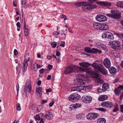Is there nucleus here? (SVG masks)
Returning <instances> with one entry per match:
<instances>
[{"label":"nucleus","mask_w":123,"mask_h":123,"mask_svg":"<svg viewBox=\"0 0 123 123\" xmlns=\"http://www.w3.org/2000/svg\"><path fill=\"white\" fill-rule=\"evenodd\" d=\"M79 64L83 67H78L79 68V69H78V73L81 72H85L89 74L91 73L92 71L91 68H88L89 66H90L91 64L87 62H82L79 63Z\"/></svg>","instance_id":"obj_1"},{"label":"nucleus","mask_w":123,"mask_h":123,"mask_svg":"<svg viewBox=\"0 0 123 123\" xmlns=\"http://www.w3.org/2000/svg\"><path fill=\"white\" fill-rule=\"evenodd\" d=\"M78 66L74 65H72L71 67H67L65 69L64 73L66 74H70L73 72L78 73Z\"/></svg>","instance_id":"obj_2"},{"label":"nucleus","mask_w":123,"mask_h":123,"mask_svg":"<svg viewBox=\"0 0 123 123\" xmlns=\"http://www.w3.org/2000/svg\"><path fill=\"white\" fill-rule=\"evenodd\" d=\"M78 78H77V81L80 83V84H84L86 81L90 80L89 77L85 75H82L80 74L78 75Z\"/></svg>","instance_id":"obj_3"},{"label":"nucleus","mask_w":123,"mask_h":123,"mask_svg":"<svg viewBox=\"0 0 123 123\" xmlns=\"http://www.w3.org/2000/svg\"><path fill=\"white\" fill-rule=\"evenodd\" d=\"M24 91L26 94L31 93L32 91L31 82L29 80H26L25 83Z\"/></svg>","instance_id":"obj_4"},{"label":"nucleus","mask_w":123,"mask_h":123,"mask_svg":"<svg viewBox=\"0 0 123 123\" xmlns=\"http://www.w3.org/2000/svg\"><path fill=\"white\" fill-rule=\"evenodd\" d=\"M80 98V96L77 93H73L69 96L68 99L71 101L75 102L79 100Z\"/></svg>","instance_id":"obj_5"},{"label":"nucleus","mask_w":123,"mask_h":123,"mask_svg":"<svg viewBox=\"0 0 123 123\" xmlns=\"http://www.w3.org/2000/svg\"><path fill=\"white\" fill-rule=\"evenodd\" d=\"M95 45L98 48L104 50L105 52L107 51V47L105 45L100 42H95Z\"/></svg>","instance_id":"obj_6"},{"label":"nucleus","mask_w":123,"mask_h":123,"mask_svg":"<svg viewBox=\"0 0 123 123\" xmlns=\"http://www.w3.org/2000/svg\"><path fill=\"white\" fill-rule=\"evenodd\" d=\"M85 87L83 86H77L73 87L71 89V91H75L77 92H80L82 91H85L86 90Z\"/></svg>","instance_id":"obj_7"},{"label":"nucleus","mask_w":123,"mask_h":123,"mask_svg":"<svg viewBox=\"0 0 123 123\" xmlns=\"http://www.w3.org/2000/svg\"><path fill=\"white\" fill-rule=\"evenodd\" d=\"M108 44L111 45V47L113 49H116L117 47H119L120 46V42L117 41H113L109 42Z\"/></svg>","instance_id":"obj_8"},{"label":"nucleus","mask_w":123,"mask_h":123,"mask_svg":"<svg viewBox=\"0 0 123 123\" xmlns=\"http://www.w3.org/2000/svg\"><path fill=\"white\" fill-rule=\"evenodd\" d=\"M98 114L95 113H89L86 116L87 119L89 120H94L97 117Z\"/></svg>","instance_id":"obj_9"},{"label":"nucleus","mask_w":123,"mask_h":123,"mask_svg":"<svg viewBox=\"0 0 123 123\" xmlns=\"http://www.w3.org/2000/svg\"><path fill=\"white\" fill-rule=\"evenodd\" d=\"M101 106L105 107L111 108L113 106V104L111 101H104L101 104Z\"/></svg>","instance_id":"obj_10"},{"label":"nucleus","mask_w":123,"mask_h":123,"mask_svg":"<svg viewBox=\"0 0 123 123\" xmlns=\"http://www.w3.org/2000/svg\"><path fill=\"white\" fill-rule=\"evenodd\" d=\"M92 97L90 96L85 95L83 96L81 98L82 101L85 103H89L92 100Z\"/></svg>","instance_id":"obj_11"},{"label":"nucleus","mask_w":123,"mask_h":123,"mask_svg":"<svg viewBox=\"0 0 123 123\" xmlns=\"http://www.w3.org/2000/svg\"><path fill=\"white\" fill-rule=\"evenodd\" d=\"M111 12L112 14L113 18L115 19L120 17V13L119 11L117 10H113L111 11Z\"/></svg>","instance_id":"obj_12"},{"label":"nucleus","mask_w":123,"mask_h":123,"mask_svg":"<svg viewBox=\"0 0 123 123\" xmlns=\"http://www.w3.org/2000/svg\"><path fill=\"white\" fill-rule=\"evenodd\" d=\"M98 62V61H96L92 63V64H91L90 66H92L95 69L98 71L101 68L103 65L97 63Z\"/></svg>","instance_id":"obj_13"},{"label":"nucleus","mask_w":123,"mask_h":123,"mask_svg":"<svg viewBox=\"0 0 123 123\" xmlns=\"http://www.w3.org/2000/svg\"><path fill=\"white\" fill-rule=\"evenodd\" d=\"M96 20L100 22L106 21L107 20L106 17L103 15L99 14L97 15L96 17Z\"/></svg>","instance_id":"obj_14"},{"label":"nucleus","mask_w":123,"mask_h":123,"mask_svg":"<svg viewBox=\"0 0 123 123\" xmlns=\"http://www.w3.org/2000/svg\"><path fill=\"white\" fill-rule=\"evenodd\" d=\"M87 2L88 4L87 5L84 6V8L85 10H91L96 7L97 6L96 5L91 4V3L88 2Z\"/></svg>","instance_id":"obj_15"},{"label":"nucleus","mask_w":123,"mask_h":123,"mask_svg":"<svg viewBox=\"0 0 123 123\" xmlns=\"http://www.w3.org/2000/svg\"><path fill=\"white\" fill-rule=\"evenodd\" d=\"M98 4L104 6H111V3L110 2L100 1L97 2Z\"/></svg>","instance_id":"obj_16"},{"label":"nucleus","mask_w":123,"mask_h":123,"mask_svg":"<svg viewBox=\"0 0 123 123\" xmlns=\"http://www.w3.org/2000/svg\"><path fill=\"white\" fill-rule=\"evenodd\" d=\"M103 63L104 66L107 68H109L111 66L110 61L109 59L107 58H106L104 59Z\"/></svg>","instance_id":"obj_17"},{"label":"nucleus","mask_w":123,"mask_h":123,"mask_svg":"<svg viewBox=\"0 0 123 123\" xmlns=\"http://www.w3.org/2000/svg\"><path fill=\"white\" fill-rule=\"evenodd\" d=\"M30 59V58L28 57L27 59H25L24 60L23 63V68L24 69L23 70V72H25L26 70L27 67L28 66V62Z\"/></svg>","instance_id":"obj_18"},{"label":"nucleus","mask_w":123,"mask_h":123,"mask_svg":"<svg viewBox=\"0 0 123 123\" xmlns=\"http://www.w3.org/2000/svg\"><path fill=\"white\" fill-rule=\"evenodd\" d=\"M45 113V114L44 115V116L48 119L49 120L51 119L53 117L52 113L49 111H46V113Z\"/></svg>","instance_id":"obj_19"},{"label":"nucleus","mask_w":123,"mask_h":123,"mask_svg":"<svg viewBox=\"0 0 123 123\" xmlns=\"http://www.w3.org/2000/svg\"><path fill=\"white\" fill-rule=\"evenodd\" d=\"M100 75L98 74H96L95 75V80L96 82L99 83L101 84L102 83L103 80H101L99 77Z\"/></svg>","instance_id":"obj_20"},{"label":"nucleus","mask_w":123,"mask_h":123,"mask_svg":"<svg viewBox=\"0 0 123 123\" xmlns=\"http://www.w3.org/2000/svg\"><path fill=\"white\" fill-rule=\"evenodd\" d=\"M100 72L102 74L104 75H106L107 74V71L103 65L98 71Z\"/></svg>","instance_id":"obj_21"},{"label":"nucleus","mask_w":123,"mask_h":123,"mask_svg":"<svg viewBox=\"0 0 123 123\" xmlns=\"http://www.w3.org/2000/svg\"><path fill=\"white\" fill-rule=\"evenodd\" d=\"M24 34L25 36L27 37L29 35V30L26 27V25L25 22H24Z\"/></svg>","instance_id":"obj_22"},{"label":"nucleus","mask_w":123,"mask_h":123,"mask_svg":"<svg viewBox=\"0 0 123 123\" xmlns=\"http://www.w3.org/2000/svg\"><path fill=\"white\" fill-rule=\"evenodd\" d=\"M108 98L107 96L106 95H102L100 96L98 98V100L100 101L106 100Z\"/></svg>","instance_id":"obj_23"},{"label":"nucleus","mask_w":123,"mask_h":123,"mask_svg":"<svg viewBox=\"0 0 123 123\" xmlns=\"http://www.w3.org/2000/svg\"><path fill=\"white\" fill-rule=\"evenodd\" d=\"M88 4V2L82 1L76 3L75 4V5L77 6H85Z\"/></svg>","instance_id":"obj_24"},{"label":"nucleus","mask_w":123,"mask_h":123,"mask_svg":"<svg viewBox=\"0 0 123 123\" xmlns=\"http://www.w3.org/2000/svg\"><path fill=\"white\" fill-rule=\"evenodd\" d=\"M109 70L110 73L113 75L115 74L117 72L116 68L113 67H111Z\"/></svg>","instance_id":"obj_25"},{"label":"nucleus","mask_w":123,"mask_h":123,"mask_svg":"<svg viewBox=\"0 0 123 123\" xmlns=\"http://www.w3.org/2000/svg\"><path fill=\"white\" fill-rule=\"evenodd\" d=\"M109 88V85L107 83H104L102 85V89L104 91H106Z\"/></svg>","instance_id":"obj_26"},{"label":"nucleus","mask_w":123,"mask_h":123,"mask_svg":"<svg viewBox=\"0 0 123 123\" xmlns=\"http://www.w3.org/2000/svg\"><path fill=\"white\" fill-rule=\"evenodd\" d=\"M106 37V39H113L114 37L113 34L111 32H107Z\"/></svg>","instance_id":"obj_27"},{"label":"nucleus","mask_w":123,"mask_h":123,"mask_svg":"<svg viewBox=\"0 0 123 123\" xmlns=\"http://www.w3.org/2000/svg\"><path fill=\"white\" fill-rule=\"evenodd\" d=\"M36 94L38 97H40L42 95L41 88L40 87L37 88L36 90Z\"/></svg>","instance_id":"obj_28"},{"label":"nucleus","mask_w":123,"mask_h":123,"mask_svg":"<svg viewBox=\"0 0 123 123\" xmlns=\"http://www.w3.org/2000/svg\"><path fill=\"white\" fill-rule=\"evenodd\" d=\"M115 5L117 7L123 8V1H119L117 2Z\"/></svg>","instance_id":"obj_29"},{"label":"nucleus","mask_w":123,"mask_h":123,"mask_svg":"<svg viewBox=\"0 0 123 123\" xmlns=\"http://www.w3.org/2000/svg\"><path fill=\"white\" fill-rule=\"evenodd\" d=\"M106 121V120L105 118H100L98 119L97 123H105Z\"/></svg>","instance_id":"obj_30"},{"label":"nucleus","mask_w":123,"mask_h":123,"mask_svg":"<svg viewBox=\"0 0 123 123\" xmlns=\"http://www.w3.org/2000/svg\"><path fill=\"white\" fill-rule=\"evenodd\" d=\"M119 110L118 104L117 103H115L113 107V111L114 112H116L118 111Z\"/></svg>","instance_id":"obj_31"},{"label":"nucleus","mask_w":123,"mask_h":123,"mask_svg":"<svg viewBox=\"0 0 123 123\" xmlns=\"http://www.w3.org/2000/svg\"><path fill=\"white\" fill-rule=\"evenodd\" d=\"M112 54L115 57H119L120 54L118 53V52H117L116 51H114L112 53Z\"/></svg>","instance_id":"obj_32"},{"label":"nucleus","mask_w":123,"mask_h":123,"mask_svg":"<svg viewBox=\"0 0 123 123\" xmlns=\"http://www.w3.org/2000/svg\"><path fill=\"white\" fill-rule=\"evenodd\" d=\"M85 51L89 53H93V48L91 49L90 47H86L85 49Z\"/></svg>","instance_id":"obj_33"},{"label":"nucleus","mask_w":123,"mask_h":123,"mask_svg":"<svg viewBox=\"0 0 123 123\" xmlns=\"http://www.w3.org/2000/svg\"><path fill=\"white\" fill-rule=\"evenodd\" d=\"M93 51L94 54H96L98 53L99 54H100L102 52V51L101 50L98 49L96 48H93Z\"/></svg>","instance_id":"obj_34"},{"label":"nucleus","mask_w":123,"mask_h":123,"mask_svg":"<svg viewBox=\"0 0 123 123\" xmlns=\"http://www.w3.org/2000/svg\"><path fill=\"white\" fill-rule=\"evenodd\" d=\"M99 25L100 23H94L93 25V27L95 29H97L98 30H99Z\"/></svg>","instance_id":"obj_35"},{"label":"nucleus","mask_w":123,"mask_h":123,"mask_svg":"<svg viewBox=\"0 0 123 123\" xmlns=\"http://www.w3.org/2000/svg\"><path fill=\"white\" fill-rule=\"evenodd\" d=\"M109 28V26L108 25L105 24H103V30H106Z\"/></svg>","instance_id":"obj_36"},{"label":"nucleus","mask_w":123,"mask_h":123,"mask_svg":"<svg viewBox=\"0 0 123 123\" xmlns=\"http://www.w3.org/2000/svg\"><path fill=\"white\" fill-rule=\"evenodd\" d=\"M43 109V107L42 105H38L37 106V109L36 111L37 112H39Z\"/></svg>","instance_id":"obj_37"},{"label":"nucleus","mask_w":123,"mask_h":123,"mask_svg":"<svg viewBox=\"0 0 123 123\" xmlns=\"http://www.w3.org/2000/svg\"><path fill=\"white\" fill-rule=\"evenodd\" d=\"M115 93L117 95L119 96L120 93V91L117 88L115 89L114 90Z\"/></svg>","instance_id":"obj_38"},{"label":"nucleus","mask_w":123,"mask_h":123,"mask_svg":"<svg viewBox=\"0 0 123 123\" xmlns=\"http://www.w3.org/2000/svg\"><path fill=\"white\" fill-rule=\"evenodd\" d=\"M74 108L76 109L81 107L82 105L81 104L77 103L75 104H74Z\"/></svg>","instance_id":"obj_39"},{"label":"nucleus","mask_w":123,"mask_h":123,"mask_svg":"<svg viewBox=\"0 0 123 123\" xmlns=\"http://www.w3.org/2000/svg\"><path fill=\"white\" fill-rule=\"evenodd\" d=\"M22 4L23 7L26 8L27 7V3H26L25 0H23L22 2Z\"/></svg>","instance_id":"obj_40"},{"label":"nucleus","mask_w":123,"mask_h":123,"mask_svg":"<svg viewBox=\"0 0 123 123\" xmlns=\"http://www.w3.org/2000/svg\"><path fill=\"white\" fill-rule=\"evenodd\" d=\"M97 110L104 112H105L106 111V110L103 108H97Z\"/></svg>","instance_id":"obj_41"},{"label":"nucleus","mask_w":123,"mask_h":123,"mask_svg":"<svg viewBox=\"0 0 123 123\" xmlns=\"http://www.w3.org/2000/svg\"><path fill=\"white\" fill-rule=\"evenodd\" d=\"M106 33L107 32H104L102 33V37L103 38L106 39V35H107L106 34Z\"/></svg>","instance_id":"obj_42"},{"label":"nucleus","mask_w":123,"mask_h":123,"mask_svg":"<svg viewBox=\"0 0 123 123\" xmlns=\"http://www.w3.org/2000/svg\"><path fill=\"white\" fill-rule=\"evenodd\" d=\"M17 110L18 111H20L21 110V108L20 107V105L19 103H18L17 105Z\"/></svg>","instance_id":"obj_43"},{"label":"nucleus","mask_w":123,"mask_h":123,"mask_svg":"<svg viewBox=\"0 0 123 123\" xmlns=\"http://www.w3.org/2000/svg\"><path fill=\"white\" fill-rule=\"evenodd\" d=\"M51 45L53 47L55 48L56 47L57 44L55 42H53L51 43Z\"/></svg>","instance_id":"obj_44"},{"label":"nucleus","mask_w":123,"mask_h":123,"mask_svg":"<svg viewBox=\"0 0 123 123\" xmlns=\"http://www.w3.org/2000/svg\"><path fill=\"white\" fill-rule=\"evenodd\" d=\"M60 54L59 52L57 51L56 53V55L58 57L57 58H56V60H59L60 58Z\"/></svg>","instance_id":"obj_45"},{"label":"nucleus","mask_w":123,"mask_h":123,"mask_svg":"<svg viewBox=\"0 0 123 123\" xmlns=\"http://www.w3.org/2000/svg\"><path fill=\"white\" fill-rule=\"evenodd\" d=\"M16 86L17 90V95H18V92L19 91V84H17Z\"/></svg>","instance_id":"obj_46"},{"label":"nucleus","mask_w":123,"mask_h":123,"mask_svg":"<svg viewBox=\"0 0 123 123\" xmlns=\"http://www.w3.org/2000/svg\"><path fill=\"white\" fill-rule=\"evenodd\" d=\"M35 119L39 120H40V117L39 115H37L35 116Z\"/></svg>","instance_id":"obj_47"},{"label":"nucleus","mask_w":123,"mask_h":123,"mask_svg":"<svg viewBox=\"0 0 123 123\" xmlns=\"http://www.w3.org/2000/svg\"><path fill=\"white\" fill-rule=\"evenodd\" d=\"M60 45L61 47H64L65 46V42L63 41H61Z\"/></svg>","instance_id":"obj_48"},{"label":"nucleus","mask_w":123,"mask_h":123,"mask_svg":"<svg viewBox=\"0 0 123 123\" xmlns=\"http://www.w3.org/2000/svg\"><path fill=\"white\" fill-rule=\"evenodd\" d=\"M44 71V69L42 68L39 70V72L40 74H43Z\"/></svg>","instance_id":"obj_49"},{"label":"nucleus","mask_w":123,"mask_h":123,"mask_svg":"<svg viewBox=\"0 0 123 123\" xmlns=\"http://www.w3.org/2000/svg\"><path fill=\"white\" fill-rule=\"evenodd\" d=\"M17 1L16 0H14L13 1V6L14 7L17 6Z\"/></svg>","instance_id":"obj_50"},{"label":"nucleus","mask_w":123,"mask_h":123,"mask_svg":"<svg viewBox=\"0 0 123 123\" xmlns=\"http://www.w3.org/2000/svg\"><path fill=\"white\" fill-rule=\"evenodd\" d=\"M117 88L120 89L121 90H123V86L119 85L117 87Z\"/></svg>","instance_id":"obj_51"},{"label":"nucleus","mask_w":123,"mask_h":123,"mask_svg":"<svg viewBox=\"0 0 123 123\" xmlns=\"http://www.w3.org/2000/svg\"><path fill=\"white\" fill-rule=\"evenodd\" d=\"M106 15L108 17L112 18V16L111 13V14H110V13H107L106 14Z\"/></svg>","instance_id":"obj_52"},{"label":"nucleus","mask_w":123,"mask_h":123,"mask_svg":"<svg viewBox=\"0 0 123 123\" xmlns=\"http://www.w3.org/2000/svg\"><path fill=\"white\" fill-rule=\"evenodd\" d=\"M54 103V101H52L50 102L49 104V106L50 107H52Z\"/></svg>","instance_id":"obj_53"},{"label":"nucleus","mask_w":123,"mask_h":123,"mask_svg":"<svg viewBox=\"0 0 123 123\" xmlns=\"http://www.w3.org/2000/svg\"><path fill=\"white\" fill-rule=\"evenodd\" d=\"M14 53L15 55H16L18 54V51L16 49H15L14 51Z\"/></svg>","instance_id":"obj_54"},{"label":"nucleus","mask_w":123,"mask_h":123,"mask_svg":"<svg viewBox=\"0 0 123 123\" xmlns=\"http://www.w3.org/2000/svg\"><path fill=\"white\" fill-rule=\"evenodd\" d=\"M99 30H103V24H100L99 25Z\"/></svg>","instance_id":"obj_55"},{"label":"nucleus","mask_w":123,"mask_h":123,"mask_svg":"<svg viewBox=\"0 0 123 123\" xmlns=\"http://www.w3.org/2000/svg\"><path fill=\"white\" fill-rule=\"evenodd\" d=\"M41 102L42 104H43L44 103L47 102L48 101L47 100H44L43 99L42 100Z\"/></svg>","instance_id":"obj_56"},{"label":"nucleus","mask_w":123,"mask_h":123,"mask_svg":"<svg viewBox=\"0 0 123 123\" xmlns=\"http://www.w3.org/2000/svg\"><path fill=\"white\" fill-rule=\"evenodd\" d=\"M52 68H53L52 66L50 64L49 65L48 67V68L49 70L51 69H52Z\"/></svg>","instance_id":"obj_57"},{"label":"nucleus","mask_w":123,"mask_h":123,"mask_svg":"<svg viewBox=\"0 0 123 123\" xmlns=\"http://www.w3.org/2000/svg\"><path fill=\"white\" fill-rule=\"evenodd\" d=\"M37 64L35 63L33 65V68L34 70H35V69H36V68L37 67Z\"/></svg>","instance_id":"obj_58"},{"label":"nucleus","mask_w":123,"mask_h":123,"mask_svg":"<svg viewBox=\"0 0 123 123\" xmlns=\"http://www.w3.org/2000/svg\"><path fill=\"white\" fill-rule=\"evenodd\" d=\"M16 25L17 27L20 28L21 27L20 24L19 22H18L17 23Z\"/></svg>","instance_id":"obj_59"},{"label":"nucleus","mask_w":123,"mask_h":123,"mask_svg":"<svg viewBox=\"0 0 123 123\" xmlns=\"http://www.w3.org/2000/svg\"><path fill=\"white\" fill-rule=\"evenodd\" d=\"M121 111L122 112H123V105H120Z\"/></svg>","instance_id":"obj_60"},{"label":"nucleus","mask_w":123,"mask_h":123,"mask_svg":"<svg viewBox=\"0 0 123 123\" xmlns=\"http://www.w3.org/2000/svg\"><path fill=\"white\" fill-rule=\"evenodd\" d=\"M52 90L50 88H49L48 89H47L46 90V91L47 92H50Z\"/></svg>","instance_id":"obj_61"},{"label":"nucleus","mask_w":123,"mask_h":123,"mask_svg":"<svg viewBox=\"0 0 123 123\" xmlns=\"http://www.w3.org/2000/svg\"><path fill=\"white\" fill-rule=\"evenodd\" d=\"M73 108H74V104H72L70 105V106L69 108L71 109H73Z\"/></svg>","instance_id":"obj_62"},{"label":"nucleus","mask_w":123,"mask_h":123,"mask_svg":"<svg viewBox=\"0 0 123 123\" xmlns=\"http://www.w3.org/2000/svg\"><path fill=\"white\" fill-rule=\"evenodd\" d=\"M51 77V76L50 75H48L47 78V79L48 80L50 79Z\"/></svg>","instance_id":"obj_63"},{"label":"nucleus","mask_w":123,"mask_h":123,"mask_svg":"<svg viewBox=\"0 0 123 123\" xmlns=\"http://www.w3.org/2000/svg\"><path fill=\"white\" fill-rule=\"evenodd\" d=\"M81 115L80 114H79L76 116V118L78 119H80V116Z\"/></svg>","instance_id":"obj_64"}]
</instances>
